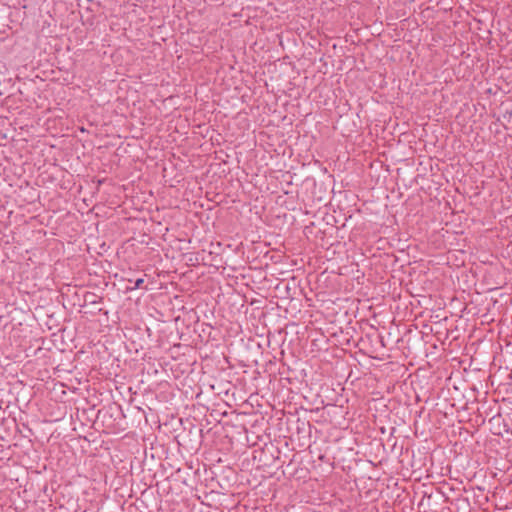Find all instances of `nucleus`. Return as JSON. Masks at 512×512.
I'll list each match as a JSON object with an SVG mask.
<instances>
[{"label":"nucleus","instance_id":"1","mask_svg":"<svg viewBox=\"0 0 512 512\" xmlns=\"http://www.w3.org/2000/svg\"><path fill=\"white\" fill-rule=\"evenodd\" d=\"M143 283H144V279H142V278L137 279L135 281L134 288H140Z\"/></svg>","mask_w":512,"mask_h":512},{"label":"nucleus","instance_id":"2","mask_svg":"<svg viewBox=\"0 0 512 512\" xmlns=\"http://www.w3.org/2000/svg\"><path fill=\"white\" fill-rule=\"evenodd\" d=\"M511 434H512V430H511Z\"/></svg>","mask_w":512,"mask_h":512}]
</instances>
